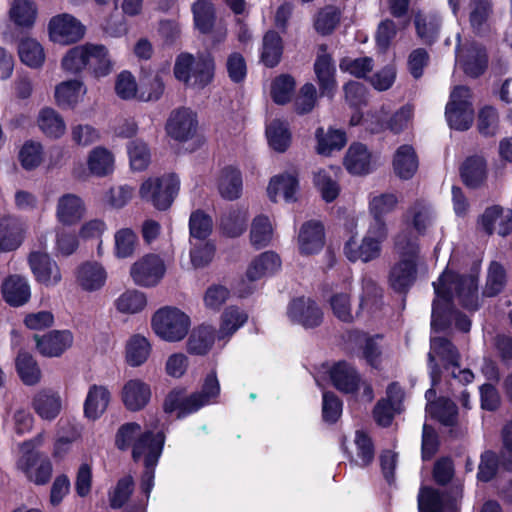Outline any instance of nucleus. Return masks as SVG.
Listing matches in <instances>:
<instances>
[{"instance_id":"49","label":"nucleus","mask_w":512,"mask_h":512,"mask_svg":"<svg viewBox=\"0 0 512 512\" xmlns=\"http://www.w3.org/2000/svg\"><path fill=\"white\" fill-rule=\"evenodd\" d=\"M151 352L149 341L140 334L133 335L126 345V362L132 367L144 364Z\"/></svg>"},{"instance_id":"53","label":"nucleus","mask_w":512,"mask_h":512,"mask_svg":"<svg viewBox=\"0 0 512 512\" xmlns=\"http://www.w3.org/2000/svg\"><path fill=\"white\" fill-rule=\"evenodd\" d=\"M248 320V315L237 306L227 307L221 315L220 338L232 336Z\"/></svg>"},{"instance_id":"31","label":"nucleus","mask_w":512,"mask_h":512,"mask_svg":"<svg viewBox=\"0 0 512 512\" xmlns=\"http://www.w3.org/2000/svg\"><path fill=\"white\" fill-rule=\"evenodd\" d=\"M85 70L95 79L104 78L112 72L113 62L104 45L89 44V59Z\"/></svg>"},{"instance_id":"60","label":"nucleus","mask_w":512,"mask_h":512,"mask_svg":"<svg viewBox=\"0 0 512 512\" xmlns=\"http://www.w3.org/2000/svg\"><path fill=\"white\" fill-rule=\"evenodd\" d=\"M142 432V426L137 422L123 423L115 433V447L120 451L132 450L133 445H135L137 438Z\"/></svg>"},{"instance_id":"20","label":"nucleus","mask_w":512,"mask_h":512,"mask_svg":"<svg viewBox=\"0 0 512 512\" xmlns=\"http://www.w3.org/2000/svg\"><path fill=\"white\" fill-rule=\"evenodd\" d=\"M151 397L150 385L138 378L128 380L121 391L123 405L130 412L143 410L150 403Z\"/></svg>"},{"instance_id":"62","label":"nucleus","mask_w":512,"mask_h":512,"mask_svg":"<svg viewBox=\"0 0 512 512\" xmlns=\"http://www.w3.org/2000/svg\"><path fill=\"white\" fill-rule=\"evenodd\" d=\"M147 304L144 293L137 290H128L115 301L116 309L121 313L135 314L142 311Z\"/></svg>"},{"instance_id":"52","label":"nucleus","mask_w":512,"mask_h":512,"mask_svg":"<svg viewBox=\"0 0 512 512\" xmlns=\"http://www.w3.org/2000/svg\"><path fill=\"white\" fill-rule=\"evenodd\" d=\"M113 154L104 147L94 148L88 157V168L93 175L103 177L113 171Z\"/></svg>"},{"instance_id":"35","label":"nucleus","mask_w":512,"mask_h":512,"mask_svg":"<svg viewBox=\"0 0 512 512\" xmlns=\"http://www.w3.org/2000/svg\"><path fill=\"white\" fill-rule=\"evenodd\" d=\"M281 267V259L274 251H265L248 266L246 276L250 281H257L266 275L275 274Z\"/></svg>"},{"instance_id":"64","label":"nucleus","mask_w":512,"mask_h":512,"mask_svg":"<svg viewBox=\"0 0 512 512\" xmlns=\"http://www.w3.org/2000/svg\"><path fill=\"white\" fill-rule=\"evenodd\" d=\"M343 411V401L333 391H324L322 394V420L327 424L338 422Z\"/></svg>"},{"instance_id":"47","label":"nucleus","mask_w":512,"mask_h":512,"mask_svg":"<svg viewBox=\"0 0 512 512\" xmlns=\"http://www.w3.org/2000/svg\"><path fill=\"white\" fill-rule=\"evenodd\" d=\"M429 413L443 426L454 427L458 424V407L449 398L439 397L432 402Z\"/></svg>"},{"instance_id":"40","label":"nucleus","mask_w":512,"mask_h":512,"mask_svg":"<svg viewBox=\"0 0 512 512\" xmlns=\"http://www.w3.org/2000/svg\"><path fill=\"white\" fill-rule=\"evenodd\" d=\"M32 407L42 419L53 420L60 413L61 399L56 392L41 390L33 397Z\"/></svg>"},{"instance_id":"15","label":"nucleus","mask_w":512,"mask_h":512,"mask_svg":"<svg viewBox=\"0 0 512 512\" xmlns=\"http://www.w3.org/2000/svg\"><path fill=\"white\" fill-rule=\"evenodd\" d=\"M198 126L197 115L189 108H179L173 111L167 121L168 135L179 142L191 139Z\"/></svg>"},{"instance_id":"11","label":"nucleus","mask_w":512,"mask_h":512,"mask_svg":"<svg viewBox=\"0 0 512 512\" xmlns=\"http://www.w3.org/2000/svg\"><path fill=\"white\" fill-rule=\"evenodd\" d=\"M287 316L294 324L305 329H314L323 323L324 313L318 303L310 297L293 298L287 306Z\"/></svg>"},{"instance_id":"36","label":"nucleus","mask_w":512,"mask_h":512,"mask_svg":"<svg viewBox=\"0 0 512 512\" xmlns=\"http://www.w3.org/2000/svg\"><path fill=\"white\" fill-rule=\"evenodd\" d=\"M269 147L278 152H286L292 143V133L286 121L273 119L265 129Z\"/></svg>"},{"instance_id":"61","label":"nucleus","mask_w":512,"mask_h":512,"mask_svg":"<svg viewBox=\"0 0 512 512\" xmlns=\"http://www.w3.org/2000/svg\"><path fill=\"white\" fill-rule=\"evenodd\" d=\"M373 59L369 56L351 58L345 56L340 59L339 68L358 79H367V74L373 70Z\"/></svg>"},{"instance_id":"43","label":"nucleus","mask_w":512,"mask_h":512,"mask_svg":"<svg viewBox=\"0 0 512 512\" xmlns=\"http://www.w3.org/2000/svg\"><path fill=\"white\" fill-rule=\"evenodd\" d=\"M431 350L440 358L443 369L460 368L461 355L454 343L446 337H434L430 342Z\"/></svg>"},{"instance_id":"32","label":"nucleus","mask_w":512,"mask_h":512,"mask_svg":"<svg viewBox=\"0 0 512 512\" xmlns=\"http://www.w3.org/2000/svg\"><path fill=\"white\" fill-rule=\"evenodd\" d=\"M418 157L411 145L399 146L394 154L393 169L402 180H410L418 170Z\"/></svg>"},{"instance_id":"46","label":"nucleus","mask_w":512,"mask_h":512,"mask_svg":"<svg viewBox=\"0 0 512 512\" xmlns=\"http://www.w3.org/2000/svg\"><path fill=\"white\" fill-rule=\"evenodd\" d=\"M195 26L203 34H209L214 28L216 10L210 0H196L192 4Z\"/></svg>"},{"instance_id":"44","label":"nucleus","mask_w":512,"mask_h":512,"mask_svg":"<svg viewBox=\"0 0 512 512\" xmlns=\"http://www.w3.org/2000/svg\"><path fill=\"white\" fill-rule=\"evenodd\" d=\"M15 368L19 378L25 385H35L40 381L41 371L33 355L23 349L19 350L15 359Z\"/></svg>"},{"instance_id":"4","label":"nucleus","mask_w":512,"mask_h":512,"mask_svg":"<svg viewBox=\"0 0 512 512\" xmlns=\"http://www.w3.org/2000/svg\"><path fill=\"white\" fill-rule=\"evenodd\" d=\"M502 442L501 462L499 456L493 450H485L481 453L476 475L479 482L488 483L492 481L498 473L500 464L504 470L512 472V422L503 427Z\"/></svg>"},{"instance_id":"23","label":"nucleus","mask_w":512,"mask_h":512,"mask_svg":"<svg viewBox=\"0 0 512 512\" xmlns=\"http://www.w3.org/2000/svg\"><path fill=\"white\" fill-rule=\"evenodd\" d=\"M344 255L350 262L361 260L362 262H370L380 256L381 243L379 239L365 236L358 244L354 236H351L344 244Z\"/></svg>"},{"instance_id":"3","label":"nucleus","mask_w":512,"mask_h":512,"mask_svg":"<svg viewBox=\"0 0 512 512\" xmlns=\"http://www.w3.org/2000/svg\"><path fill=\"white\" fill-rule=\"evenodd\" d=\"M180 189V180L177 174L169 173L161 177L148 178L139 189L142 200L150 203L158 211L168 210Z\"/></svg>"},{"instance_id":"12","label":"nucleus","mask_w":512,"mask_h":512,"mask_svg":"<svg viewBox=\"0 0 512 512\" xmlns=\"http://www.w3.org/2000/svg\"><path fill=\"white\" fill-rule=\"evenodd\" d=\"M165 271V264L159 255L147 254L131 266L130 275L136 285L154 287L164 277Z\"/></svg>"},{"instance_id":"9","label":"nucleus","mask_w":512,"mask_h":512,"mask_svg":"<svg viewBox=\"0 0 512 512\" xmlns=\"http://www.w3.org/2000/svg\"><path fill=\"white\" fill-rule=\"evenodd\" d=\"M165 442L166 434L163 430L157 432L151 429L144 430L132 447V460L135 463L143 460V465L158 464L163 454Z\"/></svg>"},{"instance_id":"41","label":"nucleus","mask_w":512,"mask_h":512,"mask_svg":"<svg viewBox=\"0 0 512 512\" xmlns=\"http://www.w3.org/2000/svg\"><path fill=\"white\" fill-rule=\"evenodd\" d=\"M299 187V181L296 175L283 173L275 175L270 179L267 187V193L271 201L276 202V198L280 192L286 201H294L295 194Z\"/></svg>"},{"instance_id":"45","label":"nucleus","mask_w":512,"mask_h":512,"mask_svg":"<svg viewBox=\"0 0 512 512\" xmlns=\"http://www.w3.org/2000/svg\"><path fill=\"white\" fill-rule=\"evenodd\" d=\"M23 241L22 229L12 218H0V252L16 250Z\"/></svg>"},{"instance_id":"13","label":"nucleus","mask_w":512,"mask_h":512,"mask_svg":"<svg viewBox=\"0 0 512 512\" xmlns=\"http://www.w3.org/2000/svg\"><path fill=\"white\" fill-rule=\"evenodd\" d=\"M332 386L343 394L355 395L361 387V374L356 366L347 360L333 363L328 371Z\"/></svg>"},{"instance_id":"5","label":"nucleus","mask_w":512,"mask_h":512,"mask_svg":"<svg viewBox=\"0 0 512 512\" xmlns=\"http://www.w3.org/2000/svg\"><path fill=\"white\" fill-rule=\"evenodd\" d=\"M152 328L161 339L177 342L188 334L190 318L176 307H163L153 315Z\"/></svg>"},{"instance_id":"26","label":"nucleus","mask_w":512,"mask_h":512,"mask_svg":"<svg viewBox=\"0 0 512 512\" xmlns=\"http://www.w3.org/2000/svg\"><path fill=\"white\" fill-rule=\"evenodd\" d=\"M371 152L360 142L350 145L344 157L343 164L351 175L364 176L372 171Z\"/></svg>"},{"instance_id":"27","label":"nucleus","mask_w":512,"mask_h":512,"mask_svg":"<svg viewBox=\"0 0 512 512\" xmlns=\"http://www.w3.org/2000/svg\"><path fill=\"white\" fill-rule=\"evenodd\" d=\"M167 68L158 69L155 73H145L140 77L138 99L141 101H158L165 91V77H169Z\"/></svg>"},{"instance_id":"24","label":"nucleus","mask_w":512,"mask_h":512,"mask_svg":"<svg viewBox=\"0 0 512 512\" xmlns=\"http://www.w3.org/2000/svg\"><path fill=\"white\" fill-rule=\"evenodd\" d=\"M345 441L346 438L343 437L341 447L350 463L355 462L359 467L366 468L374 462L376 449L374 441L368 432L362 429L355 431L354 444L356 446V454L359 462L354 460L351 451L345 444Z\"/></svg>"},{"instance_id":"10","label":"nucleus","mask_w":512,"mask_h":512,"mask_svg":"<svg viewBox=\"0 0 512 512\" xmlns=\"http://www.w3.org/2000/svg\"><path fill=\"white\" fill-rule=\"evenodd\" d=\"M85 26L71 14L61 13L53 16L48 23L49 38L61 45H70L80 41L85 35Z\"/></svg>"},{"instance_id":"8","label":"nucleus","mask_w":512,"mask_h":512,"mask_svg":"<svg viewBox=\"0 0 512 512\" xmlns=\"http://www.w3.org/2000/svg\"><path fill=\"white\" fill-rule=\"evenodd\" d=\"M461 490L440 491L431 486H422L418 495L419 512H460L458 498Z\"/></svg>"},{"instance_id":"16","label":"nucleus","mask_w":512,"mask_h":512,"mask_svg":"<svg viewBox=\"0 0 512 512\" xmlns=\"http://www.w3.org/2000/svg\"><path fill=\"white\" fill-rule=\"evenodd\" d=\"M37 351L45 357H60L73 344L70 330H51L44 335H34Z\"/></svg>"},{"instance_id":"21","label":"nucleus","mask_w":512,"mask_h":512,"mask_svg":"<svg viewBox=\"0 0 512 512\" xmlns=\"http://www.w3.org/2000/svg\"><path fill=\"white\" fill-rule=\"evenodd\" d=\"M314 73L321 96L333 98L336 88V67L333 58L328 53L318 54L314 65Z\"/></svg>"},{"instance_id":"2","label":"nucleus","mask_w":512,"mask_h":512,"mask_svg":"<svg viewBox=\"0 0 512 512\" xmlns=\"http://www.w3.org/2000/svg\"><path fill=\"white\" fill-rule=\"evenodd\" d=\"M36 440H26L21 444L22 454L17 461V468L29 482L43 486L51 480L53 464L47 454L35 449Z\"/></svg>"},{"instance_id":"56","label":"nucleus","mask_w":512,"mask_h":512,"mask_svg":"<svg viewBox=\"0 0 512 512\" xmlns=\"http://www.w3.org/2000/svg\"><path fill=\"white\" fill-rule=\"evenodd\" d=\"M37 15V8L32 0H14L10 17L20 27L32 28Z\"/></svg>"},{"instance_id":"6","label":"nucleus","mask_w":512,"mask_h":512,"mask_svg":"<svg viewBox=\"0 0 512 512\" xmlns=\"http://www.w3.org/2000/svg\"><path fill=\"white\" fill-rule=\"evenodd\" d=\"M417 256L415 247L407 243L400 251L399 260L391 267L388 275L390 288L397 294L407 295L417 279Z\"/></svg>"},{"instance_id":"22","label":"nucleus","mask_w":512,"mask_h":512,"mask_svg":"<svg viewBox=\"0 0 512 512\" xmlns=\"http://www.w3.org/2000/svg\"><path fill=\"white\" fill-rule=\"evenodd\" d=\"M459 173L463 184L467 188H480L487 180V161L481 155L468 156L462 162Z\"/></svg>"},{"instance_id":"1","label":"nucleus","mask_w":512,"mask_h":512,"mask_svg":"<svg viewBox=\"0 0 512 512\" xmlns=\"http://www.w3.org/2000/svg\"><path fill=\"white\" fill-rule=\"evenodd\" d=\"M479 273V264H473L469 274H460L446 269L439 276L438 282H433L436 295L432 302L431 329L433 331L443 332L453 322V315L457 309L454 305L452 285H454L459 304L464 309L469 311L478 310Z\"/></svg>"},{"instance_id":"63","label":"nucleus","mask_w":512,"mask_h":512,"mask_svg":"<svg viewBox=\"0 0 512 512\" xmlns=\"http://www.w3.org/2000/svg\"><path fill=\"white\" fill-rule=\"evenodd\" d=\"M384 338L383 334H373L363 343L361 358L366 364L375 370H380L382 365L383 350L378 340Z\"/></svg>"},{"instance_id":"34","label":"nucleus","mask_w":512,"mask_h":512,"mask_svg":"<svg viewBox=\"0 0 512 512\" xmlns=\"http://www.w3.org/2000/svg\"><path fill=\"white\" fill-rule=\"evenodd\" d=\"M460 65L467 76L480 77L488 67V56L485 48L477 45L467 48L460 58Z\"/></svg>"},{"instance_id":"58","label":"nucleus","mask_w":512,"mask_h":512,"mask_svg":"<svg viewBox=\"0 0 512 512\" xmlns=\"http://www.w3.org/2000/svg\"><path fill=\"white\" fill-rule=\"evenodd\" d=\"M295 79L289 74L277 76L271 84V98L278 105H285L290 102L295 90Z\"/></svg>"},{"instance_id":"7","label":"nucleus","mask_w":512,"mask_h":512,"mask_svg":"<svg viewBox=\"0 0 512 512\" xmlns=\"http://www.w3.org/2000/svg\"><path fill=\"white\" fill-rule=\"evenodd\" d=\"M470 89L467 86L459 85L451 93V101L446 105V117L452 129L458 131L468 130L473 123L472 104Z\"/></svg>"},{"instance_id":"39","label":"nucleus","mask_w":512,"mask_h":512,"mask_svg":"<svg viewBox=\"0 0 512 512\" xmlns=\"http://www.w3.org/2000/svg\"><path fill=\"white\" fill-rule=\"evenodd\" d=\"M215 342V330L209 325L194 328L187 340V352L191 355L208 354Z\"/></svg>"},{"instance_id":"42","label":"nucleus","mask_w":512,"mask_h":512,"mask_svg":"<svg viewBox=\"0 0 512 512\" xmlns=\"http://www.w3.org/2000/svg\"><path fill=\"white\" fill-rule=\"evenodd\" d=\"M37 123L43 134L51 139L61 138L66 130L64 119L51 107H44L40 110Z\"/></svg>"},{"instance_id":"57","label":"nucleus","mask_w":512,"mask_h":512,"mask_svg":"<svg viewBox=\"0 0 512 512\" xmlns=\"http://www.w3.org/2000/svg\"><path fill=\"white\" fill-rule=\"evenodd\" d=\"M89 59V43L70 48L64 55L61 66L66 72L78 74L86 69Z\"/></svg>"},{"instance_id":"18","label":"nucleus","mask_w":512,"mask_h":512,"mask_svg":"<svg viewBox=\"0 0 512 512\" xmlns=\"http://www.w3.org/2000/svg\"><path fill=\"white\" fill-rule=\"evenodd\" d=\"M301 255L318 254L325 245V228L319 220H309L302 224L298 234Z\"/></svg>"},{"instance_id":"30","label":"nucleus","mask_w":512,"mask_h":512,"mask_svg":"<svg viewBox=\"0 0 512 512\" xmlns=\"http://www.w3.org/2000/svg\"><path fill=\"white\" fill-rule=\"evenodd\" d=\"M111 399V393L103 385L93 384L89 387L84 401V415L90 420L99 419L106 411Z\"/></svg>"},{"instance_id":"51","label":"nucleus","mask_w":512,"mask_h":512,"mask_svg":"<svg viewBox=\"0 0 512 512\" xmlns=\"http://www.w3.org/2000/svg\"><path fill=\"white\" fill-rule=\"evenodd\" d=\"M83 82L77 79L64 81L55 88V101L62 109L73 108L78 103Z\"/></svg>"},{"instance_id":"55","label":"nucleus","mask_w":512,"mask_h":512,"mask_svg":"<svg viewBox=\"0 0 512 512\" xmlns=\"http://www.w3.org/2000/svg\"><path fill=\"white\" fill-rule=\"evenodd\" d=\"M189 234L191 238L206 240L213 231V219L202 209L191 212L189 217Z\"/></svg>"},{"instance_id":"17","label":"nucleus","mask_w":512,"mask_h":512,"mask_svg":"<svg viewBox=\"0 0 512 512\" xmlns=\"http://www.w3.org/2000/svg\"><path fill=\"white\" fill-rule=\"evenodd\" d=\"M478 222L488 236L495 233V224L498 222V235L506 237L512 233V209L503 208L498 204L489 206L479 217Z\"/></svg>"},{"instance_id":"28","label":"nucleus","mask_w":512,"mask_h":512,"mask_svg":"<svg viewBox=\"0 0 512 512\" xmlns=\"http://www.w3.org/2000/svg\"><path fill=\"white\" fill-rule=\"evenodd\" d=\"M217 187L223 199L228 201L239 199L243 191L241 171L231 165L225 166L220 172Z\"/></svg>"},{"instance_id":"48","label":"nucleus","mask_w":512,"mask_h":512,"mask_svg":"<svg viewBox=\"0 0 512 512\" xmlns=\"http://www.w3.org/2000/svg\"><path fill=\"white\" fill-rule=\"evenodd\" d=\"M18 55L21 62L30 68H40L45 61L42 45L29 37L21 39L18 43Z\"/></svg>"},{"instance_id":"25","label":"nucleus","mask_w":512,"mask_h":512,"mask_svg":"<svg viewBox=\"0 0 512 512\" xmlns=\"http://www.w3.org/2000/svg\"><path fill=\"white\" fill-rule=\"evenodd\" d=\"M106 279V270L96 261H86L77 267L76 281L84 291L100 290L105 285Z\"/></svg>"},{"instance_id":"50","label":"nucleus","mask_w":512,"mask_h":512,"mask_svg":"<svg viewBox=\"0 0 512 512\" xmlns=\"http://www.w3.org/2000/svg\"><path fill=\"white\" fill-rule=\"evenodd\" d=\"M506 285V270L498 261H491L487 270L486 282L482 294L492 298L499 295Z\"/></svg>"},{"instance_id":"38","label":"nucleus","mask_w":512,"mask_h":512,"mask_svg":"<svg viewBox=\"0 0 512 512\" xmlns=\"http://www.w3.org/2000/svg\"><path fill=\"white\" fill-rule=\"evenodd\" d=\"M84 213V205L80 197L74 194H65L59 198L57 204V217L63 225L78 223Z\"/></svg>"},{"instance_id":"54","label":"nucleus","mask_w":512,"mask_h":512,"mask_svg":"<svg viewBox=\"0 0 512 512\" xmlns=\"http://www.w3.org/2000/svg\"><path fill=\"white\" fill-rule=\"evenodd\" d=\"M414 25L417 36L426 45H433L439 35L440 20L434 15H416L414 19Z\"/></svg>"},{"instance_id":"19","label":"nucleus","mask_w":512,"mask_h":512,"mask_svg":"<svg viewBox=\"0 0 512 512\" xmlns=\"http://www.w3.org/2000/svg\"><path fill=\"white\" fill-rule=\"evenodd\" d=\"M2 299L10 307L18 308L31 299V288L28 280L21 275H8L1 284Z\"/></svg>"},{"instance_id":"33","label":"nucleus","mask_w":512,"mask_h":512,"mask_svg":"<svg viewBox=\"0 0 512 512\" xmlns=\"http://www.w3.org/2000/svg\"><path fill=\"white\" fill-rule=\"evenodd\" d=\"M284 51L283 39L279 32L268 30L262 40L260 61L267 68L276 67L282 59Z\"/></svg>"},{"instance_id":"37","label":"nucleus","mask_w":512,"mask_h":512,"mask_svg":"<svg viewBox=\"0 0 512 512\" xmlns=\"http://www.w3.org/2000/svg\"><path fill=\"white\" fill-rule=\"evenodd\" d=\"M317 141L316 151L320 155L329 156L333 151L341 150L347 143L345 131L330 127L325 132L323 127H318L315 131Z\"/></svg>"},{"instance_id":"14","label":"nucleus","mask_w":512,"mask_h":512,"mask_svg":"<svg viewBox=\"0 0 512 512\" xmlns=\"http://www.w3.org/2000/svg\"><path fill=\"white\" fill-rule=\"evenodd\" d=\"M28 264L32 274L41 285L52 287L62 280L60 268L49 254L41 251H32L28 256Z\"/></svg>"},{"instance_id":"59","label":"nucleus","mask_w":512,"mask_h":512,"mask_svg":"<svg viewBox=\"0 0 512 512\" xmlns=\"http://www.w3.org/2000/svg\"><path fill=\"white\" fill-rule=\"evenodd\" d=\"M272 239V227L270 220L265 215H258L254 218L251 230L250 241L256 249H262L269 245Z\"/></svg>"},{"instance_id":"29","label":"nucleus","mask_w":512,"mask_h":512,"mask_svg":"<svg viewBox=\"0 0 512 512\" xmlns=\"http://www.w3.org/2000/svg\"><path fill=\"white\" fill-rule=\"evenodd\" d=\"M248 213L245 209L231 207L220 216L219 230L227 238L240 237L247 229Z\"/></svg>"}]
</instances>
